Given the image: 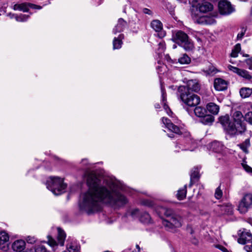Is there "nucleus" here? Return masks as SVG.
<instances>
[{
	"mask_svg": "<svg viewBox=\"0 0 252 252\" xmlns=\"http://www.w3.org/2000/svg\"><path fill=\"white\" fill-rule=\"evenodd\" d=\"M131 215L134 217H138L141 222L144 223L148 224L151 222V218L150 215L146 212H141L135 209L132 211Z\"/></svg>",
	"mask_w": 252,
	"mask_h": 252,
	"instance_id": "nucleus-10",
	"label": "nucleus"
},
{
	"mask_svg": "<svg viewBox=\"0 0 252 252\" xmlns=\"http://www.w3.org/2000/svg\"><path fill=\"white\" fill-rule=\"evenodd\" d=\"M168 136L171 138H173L174 137V135L173 134H168Z\"/></svg>",
	"mask_w": 252,
	"mask_h": 252,
	"instance_id": "nucleus-57",
	"label": "nucleus"
},
{
	"mask_svg": "<svg viewBox=\"0 0 252 252\" xmlns=\"http://www.w3.org/2000/svg\"><path fill=\"white\" fill-rule=\"evenodd\" d=\"M158 46H159V50H160L161 52H163L165 50V47L164 43L160 42L158 44Z\"/></svg>",
	"mask_w": 252,
	"mask_h": 252,
	"instance_id": "nucleus-48",
	"label": "nucleus"
},
{
	"mask_svg": "<svg viewBox=\"0 0 252 252\" xmlns=\"http://www.w3.org/2000/svg\"><path fill=\"white\" fill-rule=\"evenodd\" d=\"M192 243L193 244H194V245H197L198 243V240L196 239L193 238L192 240Z\"/></svg>",
	"mask_w": 252,
	"mask_h": 252,
	"instance_id": "nucleus-53",
	"label": "nucleus"
},
{
	"mask_svg": "<svg viewBox=\"0 0 252 252\" xmlns=\"http://www.w3.org/2000/svg\"><path fill=\"white\" fill-rule=\"evenodd\" d=\"M243 56L246 57H248L249 56L248 54H243Z\"/></svg>",
	"mask_w": 252,
	"mask_h": 252,
	"instance_id": "nucleus-60",
	"label": "nucleus"
},
{
	"mask_svg": "<svg viewBox=\"0 0 252 252\" xmlns=\"http://www.w3.org/2000/svg\"><path fill=\"white\" fill-rule=\"evenodd\" d=\"M2 242H1V241H0V246L1 245H2Z\"/></svg>",
	"mask_w": 252,
	"mask_h": 252,
	"instance_id": "nucleus-63",
	"label": "nucleus"
},
{
	"mask_svg": "<svg viewBox=\"0 0 252 252\" xmlns=\"http://www.w3.org/2000/svg\"><path fill=\"white\" fill-rule=\"evenodd\" d=\"M81 163L83 165L87 166L89 164V162L87 159H82Z\"/></svg>",
	"mask_w": 252,
	"mask_h": 252,
	"instance_id": "nucleus-52",
	"label": "nucleus"
},
{
	"mask_svg": "<svg viewBox=\"0 0 252 252\" xmlns=\"http://www.w3.org/2000/svg\"><path fill=\"white\" fill-rule=\"evenodd\" d=\"M192 3L193 6L198 7L201 12L206 13L213 9V5L207 1H204L201 3H197V0H193Z\"/></svg>",
	"mask_w": 252,
	"mask_h": 252,
	"instance_id": "nucleus-13",
	"label": "nucleus"
},
{
	"mask_svg": "<svg viewBox=\"0 0 252 252\" xmlns=\"http://www.w3.org/2000/svg\"><path fill=\"white\" fill-rule=\"evenodd\" d=\"M215 20L207 16L200 17L196 20V22L200 24L211 25L215 23Z\"/></svg>",
	"mask_w": 252,
	"mask_h": 252,
	"instance_id": "nucleus-23",
	"label": "nucleus"
},
{
	"mask_svg": "<svg viewBox=\"0 0 252 252\" xmlns=\"http://www.w3.org/2000/svg\"><path fill=\"white\" fill-rule=\"evenodd\" d=\"M124 38L123 34H120L118 37H115L113 42V49H120L122 44V39Z\"/></svg>",
	"mask_w": 252,
	"mask_h": 252,
	"instance_id": "nucleus-28",
	"label": "nucleus"
},
{
	"mask_svg": "<svg viewBox=\"0 0 252 252\" xmlns=\"http://www.w3.org/2000/svg\"><path fill=\"white\" fill-rule=\"evenodd\" d=\"M178 62L182 64H189L190 62V59L187 54H184L179 58Z\"/></svg>",
	"mask_w": 252,
	"mask_h": 252,
	"instance_id": "nucleus-36",
	"label": "nucleus"
},
{
	"mask_svg": "<svg viewBox=\"0 0 252 252\" xmlns=\"http://www.w3.org/2000/svg\"><path fill=\"white\" fill-rule=\"evenodd\" d=\"M228 68L229 70L232 71L234 73H235L237 74H238V72H239V70L240 68H239L238 67L232 66L231 65H229L228 66Z\"/></svg>",
	"mask_w": 252,
	"mask_h": 252,
	"instance_id": "nucleus-43",
	"label": "nucleus"
},
{
	"mask_svg": "<svg viewBox=\"0 0 252 252\" xmlns=\"http://www.w3.org/2000/svg\"><path fill=\"white\" fill-rule=\"evenodd\" d=\"M219 121L222 126L225 128L228 132V125L229 124H232L229 122V118L227 115L220 117L219 118Z\"/></svg>",
	"mask_w": 252,
	"mask_h": 252,
	"instance_id": "nucleus-31",
	"label": "nucleus"
},
{
	"mask_svg": "<svg viewBox=\"0 0 252 252\" xmlns=\"http://www.w3.org/2000/svg\"><path fill=\"white\" fill-rule=\"evenodd\" d=\"M206 108L208 111L213 115L218 114L220 109L219 106L213 102L209 103L207 105Z\"/></svg>",
	"mask_w": 252,
	"mask_h": 252,
	"instance_id": "nucleus-25",
	"label": "nucleus"
},
{
	"mask_svg": "<svg viewBox=\"0 0 252 252\" xmlns=\"http://www.w3.org/2000/svg\"><path fill=\"white\" fill-rule=\"evenodd\" d=\"M29 7L32 9H41V6L31 3H22L20 4H15L13 5V8L15 10L22 11L23 12H28Z\"/></svg>",
	"mask_w": 252,
	"mask_h": 252,
	"instance_id": "nucleus-12",
	"label": "nucleus"
},
{
	"mask_svg": "<svg viewBox=\"0 0 252 252\" xmlns=\"http://www.w3.org/2000/svg\"><path fill=\"white\" fill-rule=\"evenodd\" d=\"M26 240L29 244H34L36 242L37 239L34 236H28L26 238Z\"/></svg>",
	"mask_w": 252,
	"mask_h": 252,
	"instance_id": "nucleus-42",
	"label": "nucleus"
},
{
	"mask_svg": "<svg viewBox=\"0 0 252 252\" xmlns=\"http://www.w3.org/2000/svg\"><path fill=\"white\" fill-rule=\"evenodd\" d=\"M194 113L196 116L202 118L207 113L206 108L201 106H196L194 109Z\"/></svg>",
	"mask_w": 252,
	"mask_h": 252,
	"instance_id": "nucleus-27",
	"label": "nucleus"
},
{
	"mask_svg": "<svg viewBox=\"0 0 252 252\" xmlns=\"http://www.w3.org/2000/svg\"><path fill=\"white\" fill-rule=\"evenodd\" d=\"M155 107L156 109H158L160 108V105L158 103L156 104Z\"/></svg>",
	"mask_w": 252,
	"mask_h": 252,
	"instance_id": "nucleus-56",
	"label": "nucleus"
},
{
	"mask_svg": "<svg viewBox=\"0 0 252 252\" xmlns=\"http://www.w3.org/2000/svg\"><path fill=\"white\" fill-rule=\"evenodd\" d=\"M142 204L148 207H152L153 205L152 201L149 200H144L142 201Z\"/></svg>",
	"mask_w": 252,
	"mask_h": 252,
	"instance_id": "nucleus-45",
	"label": "nucleus"
},
{
	"mask_svg": "<svg viewBox=\"0 0 252 252\" xmlns=\"http://www.w3.org/2000/svg\"><path fill=\"white\" fill-rule=\"evenodd\" d=\"M180 93L182 101L189 107H195L199 104L200 99L199 96L193 93Z\"/></svg>",
	"mask_w": 252,
	"mask_h": 252,
	"instance_id": "nucleus-6",
	"label": "nucleus"
},
{
	"mask_svg": "<svg viewBox=\"0 0 252 252\" xmlns=\"http://www.w3.org/2000/svg\"><path fill=\"white\" fill-rule=\"evenodd\" d=\"M239 93L242 98H247L252 94V89L247 87L242 88L240 90Z\"/></svg>",
	"mask_w": 252,
	"mask_h": 252,
	"instance_id": "nucleus-29",
	"label": "nucleus"
},
{
	"mask_svg": "<svg viewBox=\"0 0 252 252\" xmlns=\"http://www.w3.org/2000/svg\"><path fill=\"white\" fill-rule=\"evenodd\" d=\"M244 119L251 125H252V112H248L245 115Z\"/></svg>",
	"mask_w": 252,
	"mask_h": 252,
	"instance_id": "nucleus-39",
	"label": "nucleus"
},
{
	"mask_svg": "<svg viewBox=\"0 0 252 252\" xmlns=\"http://www.w3.org/2000/svg\"><path fill=\"white\" fill-rule=\"evenodd\" d=\"M200 85L196 80H190L188 81L186 86H180L178 91L179 93H192L197 92L200 90Z\"/></svg>",
	"mask_w": 252,
	"mask_h": 252,
	"instance_id": "nucleus-8",
	"label": "nucleus"
},
{
	"mask_svg": "<svg viewBox=\"0 0 252 252\" xmlns=\"http://www.w3.org/2000/svg\"><path fill=\"white\" fill-rule=\"evenodd\" d=\"M244 169L248 173H252V168L246 164L242 163Z\"/></svg>",
	"mask_w": 252,
	"mask_h": 252,
	"instance_id": "nucleus-47",
	"label": "nucleus"
},
{
	"mask_svg": "<svg viewBox=\"0 0 252 252\" xmlns=\"http://www.w3.org/2000/svg\"><path fill=\"white\" fill-rule=\"evenodd\" d=\"M161 95H162V104L163 107L165 110L166 111V113L168 115H170V113H172L171 110L169 109L168 105L166 104V103L164 102L166 100V93L164 89L162 88V87L161 88Z\"/></svg>",
	"mask_w": 252,
	"mask_h": 252,
	"instance_id": "nucleus-30",
	"label": "nucleus"
},
{
	"mask_svg": "<svg viewBox=\"0 0 252 252\" xmlns=\"http://www.w3.org/2000/svg\"><path fill=\"white\" fill-rule=\"evenodd\" d=\"M46 185L47 189L56 195L64 192L66 188L63 179L58 177H50L47 181Z\"/></svg>",
	"mask_w": 252,
	"mask_h": 252,
	"instance_id": "nucleus-4",
	"label": "nucleus"
},
{
	"mask_svg": "<svg viewBox=\"0 0 252 252\" xmlns=\"http://www.w3.org/2000/svg\"><path fill=\"white\" fill-rule=\"evenodd\" d=\"M9 237L8 234L4 231L0 232V241L2 242V244L5 242L8 241Z\"/></svg>",
	"mask_w": 252,
	"mask_h": 252,
	"instance_id": "nucleus-38",
	"label": "nucleus"
},
{
	"mask_svg": "<svg viewBox=\"0 0 252 252\" xmlns=\"http://www.w3.org/2000/svg\"><path fill=\"white\" fill-rule=\"evenodd\" d=\"M132 252H136L133 251Z\"/></svg>",
	"mask_w": 252,
	"mask_h": 252,
	"instance_id": "nucleus-64",
	"label": "nucleus"
},
{
	"mask_svg": "<svg viewBox=\"0 0 252 252\" xmlns=\"http://www.w3.org/2000/svg\"><path fill=\"white\" fill-rule=\"evenodd\" d=\"M16 15H15L14 14H11V13L9 14V16H10V17L11 18H15Z\"/></svg>",
	"mask_w": 252,
	"mask_h": 252,
	"instance_id": "nucleus-54",
	"label": "nucleus"
},
{
	"mask_svg": "<svg viewBox=\"0 0 252 252\" xmlns=\"http://www.w3.org/2000/svg\"><path fill=\"white\" fill-rule=\"evenodd\" d=\"M218 209L220 211V214H231L232 208L231 205L223 204L218 206Z\"/></svg>",
	"mask_w": 252,
	"mask_h": 252,
	"instance_id": "nucleus-24",
	"label": "nucleus"
},
{
	"mask_svg": "<svg viewBox=\"0 0 252 252\" xmlns=\"http://www.w3.org/2000/svg\"><path fill=\"white\" fill-rule=\"evenodd\" d=\"M173 41L180 45L186 51H191L194 48L193 42L184 32L178 31L172 34Z\"/></svg>",
	"mask_w": 252,
	"mask_h": 252,
	"instance_id": "nucleus-3",
	"label": "nucleus"
},
{
	"mask_svg": "<svg viewBox=\"0 0 252 252\" xmlns=\"http://www.w3.org/2000/svg\"><path fill=\"white\" fill-rule=\"evenodd\" d=\"M252 240V235L249 232H242L238 239V242L241 244H249Z\"/></svg>",
	"mask_w": 252,
	"mask_h": 252,
	"instance_id": "nucleus-17",
	"label": "nucleus"
},
{
	"mask_svg": "<svg viewBox=\"0 0 252 252\" xmlns=\"http://www.w3.org/2000/svg\"><path fill=\"white\" fill-rule=\"evenodd\" d=\"M199 168L198 167H194L191 171L190 175V183L189 187H190L195 183L199 178Z\"/></svg>",
	"mask_w": 252,
	"mask_h": 252,
	"instance_id": "nucleus-18",
	"label": "nucleus"
},
{
	"mask_svg": "<svg viewBox=\"0 0 252 252\" xmlns=\"http://www.w3.org/2000/svg\"><path fill=\"white\" fill-rule=\"evenodd\" d=\"M126 26V22L123 19L120 18L118 21V23L113 29V32L116 34L118 32H122Z\"/></svg>",
	"mask_w": 252,
	"mask_h": 252,
	"instance_id": "nucleus-20",
	"label": "nucleus"
},
{
	"mask_svg": "<svg viewBox=\"0 0 252 252\" xmlns=\"http://www.w3.org/2000/svg\"><path fill=\"white\" fill-rule=\"evenodd\" d=\"M247 64L249 66L250 69H252V58L246 60Z\"/></svg>",
	"mask_w": 252,
	"mask_h": 252,
	"instance_id": "nucleus-49",
	"label": "nucleus"
},
{
	"mask_svg": "<svg viewBox=\"0 0 252 252\" xmlns=\"http://www.w3.org/2000/svg\"><path fill=\"white\" fill-rule=\"evenodd\" d=\"M186 110H187V111L188 112V113H189V114H190V113H191V111H190V112L189 111V108H187V109H186Z\"/></svg>",
	"mask_w": 252,
	"mask_h": 252,
	"instance_id": "nucleus-61",
	"label": "nucleus"
},
{
	"mask_svg": "<svg viewBox=\"0 0 252 252\" xmlns=\"http://www.w3.org/2000/svg\"><path fill=\"white\" fill-rule=\"evenodd\" d=\"M66 238V234L64 231L60 228H58V244L56 241L53 239L51 236H48V244L52 247L57 246L58 244L61 246H63L64 240Z\"/></svg>",
	"mask_w": 252,
	"mask_h": 252,
	"instance_id": "nucleus-9",
	"label": "nucleus"
},
{
	"mask_svg": "<svg viewBox=\"0 0 252 252\" xmlns=\"http://www.w3.org/2000/svg\"><path fill=\"white\" fill-rule=\"evenodd\" d=\"M237 146L245 154L249 153L248 148L251 146V142L249 138L246 139L243 142L240 143Z\"/></svg>",
	"mask_w": 252,
	"mask_h": 252,
	"instance_id": "nucleus-26",
	"label": "nucleus"
},
{
	"mask_svg": "<svg viewBox=\"0 0 252 252\" xmlns=\"http://www.w3.org/2000/svg\"><path fill=\"white\" fill-rule=\"evenodd\" d=\"M142 11L144 13L146 14H148V15H152L153 12L152 11L150 10L149 9H148V8H144L142 10Z\"/></svg>",
	"mask_w": 252,
	"mask_h": 252,
	"instance_id": "nucleus-50",
	"label": "nucleus"
},
{
	"mask_svg": "<svg viewBox=\"0 0 252 252\" xmlns=\"http://www.w3.org/2000/svg\"><path fill=\"white\" fill-rule=\"evenodd\" d=\"M248 222H249L250 224H252V219H250L249 220Z\"/></svg>",
	"mask_w": 252,
	"mask_h": 252,
	"instance_id": "nucleus-59",
	"label": "nucleus"
},
{
	"mask_svg": "<svg viewBox=\"0 0 252 252\" xmlns=\"http://www.w3.org/2000/svg\"><path fill=\"white\" fill-rule=\"evenodd\" d=\"M219 145H220V143H218V142H213L212 143V146H214V147L216 146Z\"/></svg>",
	"mask_w": 252,
	"mask_h": 252,
	"instance_id": "nucleus-55",
	"label": "nucleus"
},
{
	"mask_svg": "<svg viewBox=\"0 0 252 252\" xmlns=\"http://www.w3.org/2000/svg\"><path fill=\"white\" fill-rule=\"evenodd\" d=\"M222 192L221 190V189H220V187H219L216 189V191H215V197L217 199H219L222 197Z\"/></svg>",
	"mask_w": 252,
	"mask_h": 252,
	"instance_id": "nucleus-41",
	"label": "nucleus"
},
{
	"mask_svg": "<svg viewBox=\"0 0 252 252\" xmlns=\"http://www.w3.org/2000/svg\"><path fill=\"white\" fill-rule=\"evenodd\" d=\"M66 248L69 252H80V246L73 238H69L68 239Z\"/></svg>",
	"mask_w": 252,
	"mask_h": 252,
	"instance_id": "nucleus-16",
	"label": "nucleus"
},
{
	"mask_svg": "<svg viewBox=\"0 0 252 252\" xmlns=\"http://www.w3.org/2000/svg\"><path fill=\"white\" fill-rule=\"evenodd\" d=\"M151 27L156 32H159L158 36L160 38H162L165 35V32L162 31V24L158 20H155L152 21L151 23Z\"/></svg>",
	"mask_w": 252,
	"mask_h": 252,
	"instance_id": "nucleus-15",
	"label": "nucleus"
},
{
	"mask_svg": "<svg viewBox=\"0 0 252 252\" xmlns=\"http://www.w3.org/2000/svg\"><path fill=\"white\" fill-rule=\"evenodd\" d=\"M252 208V194H246L240 202L238 210L241 214H245Z\"/></svg>",
	"mask_w": 252,
	"mask_h": 252,
	"instance_id": "nucleus-7",
	"label": "nucleus"
},
{
	"mask_svg": "<svg viewBox=\"0 0 252 252\" xmlns=\"http://www.w3.org/2000/svg\"><path fill=\"white\" fill-rule=\"evenodd\" d=\"M29 17V16L26 14H20L19 15H16L15 19L18 22H23L26 21Z\"/></svg>",
	"mask_w": 252,
	"mask_h": 252,
	"instance_id": "nucleus-37",
	"label": "nucleus"
},
{
	"mask_svg": "<svg viewBox=\"0 0 252 252\" xmlns=\"http://www.w3.org/2000/svg\"><path fill=\"white\" fill-rule=\"evenodd\" d=\"M241 44L240 43H237L234 47V48L232 49L230 56L231 57L236 58L238 56V53L241 51Z\"/></svg>",
	"mask_w": 252,
	"mask_h": 252,
	"instance_id": "nucleus-34",
	"label": "nucleus"
},
{
	"mask_svg": "<svg viewBox=\"0 0 252 252\" xmlns=\"http://www.w3.org/2000/svg\"><path fill=\"white\" fill-rule=\"evenodd\" d=\"M245 250L247 252H252V242H250V243L247 244L244 247Z\"/></svg>",
	"mask_w": 252,
	"mask_h": 252,
	"instance_id": "nucleus-46",
	"label": "nucleus"
},
{
	"mask_svg": "<svg viewBox=\"0 0 252 252\" xmlns=\"http://www.w3.org/2000/svg\"><path fill=\"white\" fill-rule=\"evenodd\" d=\"M214 121V117L210 115L206 114L201 118V122L205 125H210Z\"/></svg>",
	"mask_w": 252,
	"mask_h": 252,
	"instance_id": "nucleus-32",
	"label": "nucleus"
},
{
	"mask_svg": "<svg viewBox=\"0 0 252 252\" xmlns=\"http://www.w3.org/2000/svg\"><path fill=\"white\" fill-rule=\"evenodd\" d=\"M187 195V186L185 185L183 189H181L178 190L177 197L179 200H183Z\"/></svg>",
	"mask_w": 252,
	"mask_h": 252,
	"instance_id": "nucleus-33",
	"label": "nucleus"
},
{
	"mask_svg": "<svg viewBox=\"0 0 252 252\" xmlns=\"http://www.w3.org/2000/svg\"><path fill=\"white\" fill-rule=\"evenodd\" d=\"M238 75L249 80H251L252 78V76L249 74L248 71L242 69H240Z\"/></svg>",
	"mask_w": 252,
	"mask_h": 252,
	"instance_id": "nucleus-35",
	"label": "nucleus"
},
{
	"mask_svg": "<svg viewBox=\"0 0 252 252\" xmlns=\"http://www.w3.org/2000/svg\"><path fill=\"white\" fill-rule=\"evenodd\" d=\"M182 218L175 213L169 219H163L162 224L167 230L174 231L176 228H179L182 226Z\"/></svg>",
	"mask_w": 252,
	"mask_h": 252,
	"instance_id": "nucleus-5",
	"label": "nucleus"
},
{
	"mask_svg": "<svg viewBox=\"0 0 252 252\" xmlns=\"http://www.w3.org/2000/svg\"><path fill=\"white\" fill-rule=\"evenodd\" d=\"M176 47H177V46H176L175 44L173 45V48L174 49L176 48Z\"/></svg>",
	"mask_w": 252,
	"mask_h": 252,
	"instance_id": "nucleus-62",
	"label": "nucleus"
},
{
	"mask_svg": "<svg viewBox=\"0 0 252 252\" xmlns=\"http://www.w3.org/2000/svg\"><path fill=\"white\" fill-rule=\"evenodd\" d=\"M216 247L219 249L221 251H222L223 252H228L227 250L225 247H224L221 245H216Z\"/></svg>",
	"mask_w": 252,
	"mask_h": 252,
	"instance_id": "nucleus-51",
	"label": "nucleus"
},
{
	"mask_svg": "<svg viewBox=\"0 0 252 252\" xmlns=\"http://www.w3.org/2000/svg\"><path fill=\"white\" fill-rule=\"evenodd\" d=\"M136 249L138 250V252H139L140 251V248L139 246L138 245H136Z\"/></svg>",
	"mask_w": 252,
	"mask_h": 252,
	"instance_id": "nucleus-58",
	"label": "nucleus"
},
{
	"mask_svg": "<svg viewBox=\"0 0 252 252\" xmlns=\"http://www.w3.org/2000/svg\"><path fill=\"white\" fill-rule=\"evenodd\" d=\"M87 183L88 190L83 193L79 202L80 209L88 214L100 210L101 203L108 204L115 208L127 203L126 197L119 191L117 183L106 180L101 184L100 180L93 173L88 174Z\"/></svg>",
	"mask_w": 252,
	"mask_h": 252,
	"instance_id": "nucleus-1",
	"label": "nucleus"
},
{
	"mask_svg": "<svg viewBox=\"0 0 252 252\" xmlns=\"http://www.w3.org/2000/svg\"><path fill=\"white\" fill-rule=\"evenodd\" d=\"M35 252H49L47 250L45 246L43 245H38L35 248Z\"/></svg>",
	"mask_w": 252,
	"mask_h": 252,
	"instance_id": "nucleus-40",
	"label": "nucleus"
},
{
	"mask_svg": "<svg viewBox=\"0 0 252 252\" xmlns=\"http://www.w3.org/2000/svg\"><path fill=\"white\" fill-rule=\"evenodd\" d=\"M214 87L219 91L225 90L227 89V83L222 79L216 78L214 81Z\"/></svg>",
	"mask_w": 252,
	"mask_h": 252,
	"instance_id": "nucleus-19",
	"label": "nucleus"
},
{
	"mask_svg": "<svg viewBox=\"0 0 252 252\" xmlns=\"http://www.w3.org/2000/svg\"><path fill=\"white\" fill-rule=\"evenodd\" d=\"M233 122L228 125V133L234 135L241 133L246 130V126L243 123L244 118L240 111H236L233 115Z\"/></svg>",
	"mask_w": 252,
	"mask_h": 252,
	"instance_id": "nucleus-2",
	"label": "nucleus"
},
{
	"mask_svg": "<svg viewBox=\"0 0 252 252\" xmlns=\"http://www.w3.org/2000/svg\"><path fill=\"white\" fill-rule=\"evenodd\" d=\"M246 32V29L245 28H242L241 32L238 34L237 35V39L239 40H241L243 37L244 34H245V32Z\"/></svg>",
	"mask_w": 252,
	"mask_h": 252,
	"instance_id": "nucleus-44",
	"label": "nucleus"
},
{
	"mask_svg": "<svg viewBox=\"0 0 252 252\" xmlns=\"http://www.w3.org/2000/svg\"><path fill=\"white\" fill-rule=\"evenodd\" d=\"M158 212L160 215H164L166 217V219H168L173 215L175 213L173 210L171 209L165 208V207H160L158 209Z\"/></svg>",
	"mask_w": 252,
	"mask_h": 252,
	"instance_id": "nucleus-22",
	"label": "nucleus"
},
{
	"mask_svg": "<svg viewBox=\"0 0 252 252\" xmlns=\"http://www.w3.org/2000/svg\"><path fill=\"white\" fill-rule=\"evenodd\" d=\"M218 7L219 11L221 14L228 15L234 11V9L230 3L226 0L220 1L219 3Z\"/></svg>",
	"mask_w": 252,
	"mask_h": 252,
	"instance_id": "nucleus-11",
	"label": "nucleus"
},
{
	"mask_svg": "<svg viewBox=\"0 0 252 252\" xmlns=\"http://www.w3.org/2000/svg\"><path fill=\"white\" fill-rule=\"evenodd\" d=\"M26 243L25 241L18 240L15 241L12 244V247L14 251L20 252L25 248Z\"/></svg>",
	"mask_w": 252,
	"mask_h": 252,
	"instance_id": "nucleus-21",
	"label": "nucleus"
},
{
	"mask_svg": "<svg viewBox=\"0 0 252 252\" xmlns=\"http://www.w3.org/2000/svg\"><path fill=\"white\" fill-rule=\"evenodd\" d=\"M162 122L163 124L165 125L166 127L171 131L177 134H182V132L181 131L180 128L177 126L174 125L168 118L163 117L162 118Z\"/></svg>",
	"mask_w": 252,
	"mask_h": 252,
	"instance_id": "nucleus-14",
	"label": "nucleus"
}]
</instances>
